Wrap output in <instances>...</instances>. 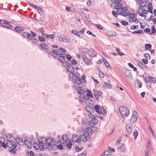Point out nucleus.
Listing matches in <instances>:
<instances>
[{
    "mask_svg": "<svg viewBox=\"0 0 156 156\" xmlns=\"http://www.w3.org/2000/svg\"><path fill=\"white\" fill-rule=\"evenodd\" d=\"M137 120V117L132 116L131 119V121L133 123L135 122Z\"/></svg>",
    "mask_w": 156,
    "mask_h": 156,
    "instance_id": "obj_44",
    "label": "nucleus"
},
{
    "mask_svg": "<svg viewBox=\"0 0 156 156\" xmlns=\"http://www.w3.org/2000/svg\"><path fill=\"white\" fill-rule=\"evenodd\" d=\"M151 32L153 33H154L156 32V30L155 28V27L154 25H153L151 28Z\"/></svg>",
    "mask_w": 156,
    "mask_h": 156,
    "instance_id": "obj_53",
    "label": "nucleus"
},
{
    "mask_svg": "<svg viewBox=\"0 0 156 156\" xmlns=\"http://www.w3.org/2000/svg\"><path fill=\"white\" fill-rule=\"evenodd\" d=\"M148 3V2L146 1H144L143 2H140L139 3V4L144 6V7H147V4Z\"/></svg>",
    "mask_w": 156,
    "mask_h": 156,
    "instance_id": "obj_29",
    "label": "nucleus"
},
{
    "mask_svg": "<svg viewBox=\"0 0 156 156\" xmlns=\"http://www.w3.org/2000/svg\"><path fill=\"white\" fill-rule=\"evenodd\" d=\"M6 138L7 140V147L9 148H11L13 147V148H16L17 147V145L16 144L15 139L12 134H11L7 135Z\"/></svg>",
    "mask_w": 156,
    "mask_h": 156,
    "instance_id": "obj_2",
    "label": "nucleus"
},
{
    "mask_svg": "<svg viewBox=\"0 0 156 156\" xmlns=\"http://www.w3.org/2000/svg\"><path fill=\"white\" fill-rule=\"evenodd\" d=\"M24 144L25 146L29 149H31L32 147V143L29 140H25Z\"/></svg>",
    "mask_w": 156,
    "mask_h": 156,
    "instance_id": "obj_15",
    "label": "nucleus"
},
{
    "mask_svg": "<svg viewBox=\"0 0 156 156\" xmlns=\"http://www.w3.org/2000/svg\"><path fill=\"white\" fill-rule=\"evenodd\" d=\"M45 143L48 144V146H49V150H51L52 147L51 146V144L53 143L52 139L51 138H48L46 139L45 140Z\"/></svg>",
    "mask_w": 156,
    "mask_h": 156,
    "instance_id": "obj_14",
    "label": "nucleus"
},
{
    "mask_svg": "<svg viewBox=\"0 0 156 156\" xmlns=\"http://www.w3.org/2000/svg\"><path fill=\"white\" fill-rule=\"evenodd\" d=\"M132 22H134L136 23H137L138 22V20L135 16L134 17V18L133 19Z\"/></svg>",
    "mask_w": 156,
    "mask_h": 156,
    "instance_id": "obj_60",
    "label": "nucleus"
},
{
    "mask_svg": "<svg viewBox=\"0 0 156 156\" xmlns=\"http://www.w3.org/2000/svg\"><path fill=\"white\" fill-rule=\"evenodd\" d=\"M152 46L150 44H146L145 45V49L149 51L151 50Z\"/></svg>",
    "mask_w": 156,
    "mask_h": 156,
    "instance_id": "obj_33",
    "label": "nucleus"
},
{
    "mask_svg": "<svg viewBox=\"0 0 156 156\" xmlns=\"http://www.w3.org/2000/svg\"><path fill=\"white\" fill-rule=\"evenodd\" d=\"M144 56L147 59H150V55L147 53L144 54Z\"/></svg>",
    "mask_w": 156,
    "mask_h": 156,
    "instance_id": "obj_52",
    "label": "nucleus"
},
{
    "mask_svg": "<svg viewBox=\"0 0 156 156\" xmlns=\"http://www.w3.org/2000/svg\"><path fill=\"white\" fill-rule=\"evenodd\" d=\"M40 31V32L41 33L42 36L44 37L45 36V35L46 34H45L44 33L43 28L42 27L39 29Z\"/></svg>",
    "mask_w": 156,
    "mask_h": 156,
    "instance_id": "obj_46",
    "label": "nucleus"
},
{
    "mask_svg": "<svg viewBox=\"0 0 156 156\" xmlns=\"http://www.w3.org/2000/svg\"><path fill=\"white\" fill-rule=\"evenodd\" d=\"M72 77L73 79L76 80L74 81L75 84V87L78 93L79 94H83L84 93V89L85 88L84 84L83 82H84L86 77L84 75H82V78L81 79L80 75L78 73H75L72 74Z\"/></svg>",
    "mask_w": 156,
    "mask_h": 156,
    "instance_id": "obj_1",
    "label": "nucleus"
},
{
    "mask_svg": "<svg viewBox=\"0 0 156 156\" xmlns=\"http://www.w3.org/2000/svg\"><path fill=\"white\" fill-rule=\"evenodd\" d=\"M124 74L128 79H132V76L131 73L129 70H126L124 73Z\"/></svg>",
    "mask_w": 156,
    "mask_h": 156,
    "instance_id": "obj_19",
    "label": "nucleus"
},
{
    "mask_svg": "<svg viewBox=\"0 0 156 156\" xmlns=\"http://www.w3.org/2000/svg\"><path fill=\"white\" fill-rule=\"evenodd\" d=\"M14 29L17 32H19L20 30L21 31L24 30V29L20 27H15Z\"/></svg>",
    "mask_w": 156,
    "mask_h": 156,
    "instance_id": "obj_35",
    "label": "nucleus"
},
{
    "mask_svg": "<svg viewBox=\"0 0 156 156\" xmlns=\"http://www.w3.org/2000/svg\"><path fill=\"white\" fill-rule=\"evenodd\" d=\"M137 112L135 111H134L133 112V114L132 116L133 117H137Z\"/></svg>",
    "mask_w": 156,
    "mask_h": 156,
    "instance_id": "obj_59",
    "label": "nucleus"
},
{
    "mask_svg": "<svg viewBox=\"0 0 156 156\" xmlns=\"http://www.w3.org/2000/svg\"><path fill=\"white\" fill-rule=\"evenodd\" d=\"M93 132L92 129L91 128L88 127L83 129V134L86 135L87 136H91L92 135Z\"/></svg>",
    "mask_w": 156,
    "mask_h": 156,
    "instance_id": "obj_10",
    "label": "nucleus"
},
{
    "mask_svg": "<svg viewBox=\"0 0 156 156\" xmlns=\"http://www.w3.org/2000/svg\"><path fill=\"white\" fill-rule=\"evenodd\" d=\"M66 50L65 49L62 48H59L58 49H54L51 51L50 52V55H52V53H54V54L59 55L60 54H62V52H66Z\"/></svg>",
    "mask_w": 156,
    "mask_h": 156,
    "instance_id": "obj_5",
    "label": "nucleus"
},
{
    "mask_svg": "<svg viewBox=\"0 0 156 156\" xmlns=\"http://www.w3.org/2000/svg\"><path fill=\"white\" fill-rule=\"evenodd\" d=\"M89 54L91 57H94L96 56V52L93 50L89 51Z\"/></svg>",
    "mask_w": 156,
    "mask_h": 156,
    "instance_id": "obj_27",
    "label": "nucleus"
},
{
    "mask_svg": "<svg viewBox=\"0 0 156 156\" xmlns=\"http://www.w3.org/2000/svg\"><path fill=\"white\" fill-rule=\"evenodd\" d=\"M142 32V30H137L136 31H135L133 32V34H140Z\"/></svg>",
    "mask_w": 156,
    "mask_h": 156,
    "instance_id": "obj_51",
    "label": "nucleus"
},
{
    "mask_svg": "<svg viewBox=\"0 0 156 156\" xmlns=\"http://www.w3.org/2000/svg\"><path fill=\"white\" fill-rule=\"evenodd\" d=\"M104 83L105 84L104 85V88L106 87V88L108 89L112 87L111 84L109 83Z\"/></svg>",
    "mask_w": 156,
    "mask_h": 156,
    "instance_id": "obj_40",
    "label": "nucleus"
},
{
    "mask_svg": "<svg viewBox=\"0 0 156 156\" xmlns=\"http://www.w3.org/2000/svg\"><path fill=\"white\" fill-rule=\"evenodd\" d=\"M59 41L62 42H68L70 41L69 38L66 36L62 35L58 37Z\"/></svg>",
    "mask_w": 156,
    "mask_h": 156,
    "instance_id": "obj_11",
    "label": "nucleus"
},
{
    "mask_svg": "<svg viewBox=\"0 0 156 156\" xmlns=\"http://www.w3.org/2000/svg\"><path fill=\"white\" fill-rule=\"evenodd\" d=\"M55 33L54 32L53 33V34H52L49 35L46 34V35H45V36H44V37L47 38H50L51 39H53L55 37Z\"/></svg>",
    "mask_w": 156,
    "mask_h": 156,
    "instance_id": "obj_28",
    "label": "nucleus"
},
{
    "mask_svg": "<svg viewBox=\"0 0 156 156\" xmlns=\"http://www.w3.org/2000/svg\"><path fill=\"white\" fill-rule=\"evenodd\" d=\"M11 148H12L11 150L10 151V152L12 153V154H16V152L14 150L15 148H13V147H11Z\"/></svg>",
    "mask_w": 156,
    "mask_h": 156,
    "instance_id": "obj_57",
    "label": "nucleus"
},
{
    "mask_svg": "<svg viewBox=\"0 0 156 156\" xmlns=\"http://www.w3.org/2000/svg\"><path fill=\"white\" fill-rule=\"evenodd\" d=\"M96 92L94 93V96H95V98H96V99L97 100V101H98L99 100V97L98 95H97V94L96 93Z\"/></svg>",
    "mask_w": 156,
    "mask_h": 156,
    "instance_id": "obj_62",
    "label": "nucleus"
},
{
    "mask_svg": "<svg viewBox=\"0 0 156 156\" xmlns=\"http://www.w3.org/2000/svg\"><path fill=\"white\" fill-rule=\"evenodd\" d=\"M16 144H17L20 145H23L24 144V142L23 140L20 138L16 137L15 139ZM17 145V144H16Z\"/></svg>",
    "mask_w": 156,
    "mask_h": 156,
    "instance_id": "obj_18",
    "label": "nucleus"
},
{
    "mask_svg": "<svg viewBox=\"0 0 156 156\" xmlns=\"http://www.w3.org/2000/svg\"><path fill=\"white\" fill-rule=\"evenodd\" d=\"M66 56L67 57L68 60L69 61H70L72 58V57L70 55L68 54L66 55Z\"/></svg>",
    "mask_w": 156,
    "mask_h": 156,
    "instance_id": "obj_61",
    "label": "nucleus"
},
{
    "mask_svg": "<svg viewBox=\"0 0 156 156\" xmlns=\"http://www.w3.org/2000/svg\"><path fill=\"white\" fill-rule=\"evenodd\" d=\"M94 25L99 30H102L103 29V27L100 24H94Z\"/></svg>",
    "mask_w": 156,
    "mask_h": 156,
    "instance_id": "obj_38",
    "label": "nucleus"
},
{
    "mask_svg": "<svg viewBox=\"0 0 156 156\" xmlns=\"http://www.w3.org/2000/svg\"><path fill=\"white\" fill-rule=\"evenodd\" d=\"M99 75L101 78H103L104 76V73L101 71L99 72Z\"/></svg>",
    "mask_w": 156,
    "mask_h": 156,
    "instance_id": "obj_54",
    "label": "nucleus"
},
{
    "mask_svg": "<svg viewBox=\"0 0 156 156\" xmlns=\"http://www.w3.org/2000/svg\"><path fill=\"white\" fill-rule=\"evenodd\" d=\"M88 116L90 118H91L92 119L94 118H95V117L91 113L89 114L88 115Z\"/></svg>",
    "mask_w": 156,
    "mask_h": 156,
    "instance_id": "obj_63",
    "label": "nucleus"
},
{
    "mask_svg": "<svg viewBox=\"0 0 156 156\" xmlns=\"http://www.w3.org/2000/svg\"><path fill=\"white\" fill-rule=\"evenodd\" d=\"M150 80H151V82L153 83H156V78L149 77V82Z\"/></svg>",
    "mask_w": 156,
    "mask_h": 156,
    "instance_id": "obj_43",
    "label": "nucleus"
},
{
    "mask_svg": "<svg viewBox=\"0 0 156 156\" xmlns=\"http://www.w3.org/2000/svg\"><path fill=\"white\" fill-rule=\"evenodd\" d=\"M133 134L134 136V139L135 140L137 136L138 135V132L137 131L134 132Z\"/></svg>",
    "mask_w": 156,
    "mask_h": 156,
    "instance_id": "obj_56",
    "label": "nucleus"
},
{
    "mask_svg": "<svg viewBox=\"0 0 156 156\" xmlns=\"http://www.w3.org/2000/svg\"><path fill=\"white\" fill-rule=\"evenodd\" d=\"M119 110L123 118H126L129 114V110L125 107L120 106Z\"/></svg>",
    "mask_w": 156,
    "mask_h": 156,
    "instance_id": "obj_4",
    "label": "nucleus"
},
{
    "mask_svg": "<svg viewBox=\"0 0 156 156\" xmlns=\"http://www.w3.org/2000/svg\"><path fill=\"white\" fill-rule=\"evenodd\" d=\"M64 52H62V54L59 55L58 57V59L59 61L62 62H65V60L66 58V54L64 53Z\"/></svg>",
    "mask_w": 156,
    "mask_h": 156,
    "instance_id": "obj_13",
    "label": "nucleus"
},
{
    "mask_svg": "<svg viewBox=\"0 0 156 156\" xmlns=\"http://www.w3.org/2000/svg\"><path fill=\"white\" fill-rule=\"evenodd\" d=\"M39 40L41 42H43L45 41L44 38L42 37L39 36H38Z\"/></svg>",
    "mask_w": 156,
    "mask_h": 156,
    "instance_id": "obj_49",
    "label": "nucleus"
},
{
    "mask_svg": "<svg viewBox=\"0 0 156 156\" xmlns=\"http://www.w3.org/2000/svg\"><path fill=\"white\" fill-rule=\"evenodd\" d=\"M107 34L111 36L115 37L117 36L116 33L112 31H108L107 32Z\"/></svg>",
    "mask_w": 156,
    "mask_h": 156,
    "instance_id": "obj_25",
    "label": "nucleus"
},
{
    "mask_svg": "<svg viewBox=\"0 0 156 156\" xmlns=\"http://www.w3.org/2000/svg\"><path fill=\"white\" fill-rule=\"evenodd\" d=\"M87 136L85 134H80V140H81V141L82 140L84 142H87Z\"/></svg>",
    "mask_w": 156,
    "mask_h": 156,
    "instance_id": "obj_20",
    "label": "nucleus"
},
{
    "mask_svg": "<svg viewBox=\"0 0 156 156\" xmlns=\"http://www.w3.org/2000/svg\"><path fill=\"white\" fill-rule=\"evenodd\" d=\"M39 144H40V149L41 151L43 150L44 149H47L48 148L49 149L48 144L45 143V141L44 142L42 141H40Z\"/></svg>",
    "mask_w": 156,
    "mask_h": 156,
    "instance_id": "obj_9",
    "label": "nucleus"
},
{
    "mask_svg": "<svg viewBox=\"0 0 156 156\" xmlns=\"http://www.w3.org/2000/svg\"><path fill=\"white\" fill-rule=\"evenodd\" d=\"M86 103L90 105H93L94 104V100L88 98H87V100L86 101Z\"/></svg>",
    "mask_w": 156,
    "mask_h": 156,
    "instance_id": "obj_32",
    "label": "nucleus"
},
{
    "mask_svg": "<svg viewBox=\"0 0 156 156\" xmlns=\"http://www.w3.org/2000/svg\"><path fill=\"white\" fill-rule=\"evenodd\" d=\"M72 140L73 141L77 142L78 144H80L81 143V140L79 137V136L75 134H73L72 136Z\"/></svg>",
    "mask_w": 156,
    "mask_h": 156,
    "instance_id": "obj_12",
    "label": "nucleus"
},
{
    "mask_svg": "<svg viewBox=\"0 0 156 156\" xmlns=\"http://www.w3.org/2000/svg\"><path fill=\"white\" fill-rule=\"evenodd\" d=\"M27 37L29 39H30V40H32V39H33V38H33V36L29 33H27Z\"/></svg>",
    "mask_w": 156,
    "mask_h": 156,
    "instance_id": "obj_50",
    "label": "nucleus"
},
{
    "mask_svg": "<svg viewBox=\"0 0 156 156\" xmlns=\"http://www.w3.org/2000/svg\"><path fill=\"white\" fill-rule=\"evenodd\" d=\"M1 25L2 27L12 29V26L10 24L9 22L7 20H3L1 23Z\"/></svg>",
    "mask_w": 156,
    "mask_h": 156,
    "instance_id": "obj_8",
    "label": "nucleus"
},
{
    "mask_svg": "<svg viewBox=\"0 0 156 156\" xmlns=\"http://www.w3.org/2000/svg\"><path fill=\"white\" fill-rule=\"evenodd\" d=\"M85 108L86 110L89 113H91L94 111V109L93 108L89 105H87L85 106Z\"/></svg>",
    "mask_w": 156,
    "mask_h": 156,
    "instance_id": "obj_21",
    "label": "nucleus"
},
{
    "mask_svg": "<svg viewBox=\"0 0 156 156\" xmlns=\"http://www.w3.org/2000/svg\"><path fill=\"white\" fill-rule=\"evenodd\" d=\"M132 126L133 125L130 123H128L126 124V130L127 133L129 134H131L132 133Z\"/></svg>",
    "mask_w": 156,
    "mask_h": 156,
    "instance_id": "obj_16",
    "label": "nucleus"
},
{
    "mask_svg": "<svg viewBox=\"0 0 156 156\" xmlns=\"http://www.w3.org/2000/svg\"><path fill=\"white\" fill-rule=\"evenodd\" d=\"M32 42L35 44L37 45L38 44V41L37 39L36 38L33 39L32 40Z\"/></svg>",
    "mask_w": 156,
    "mask_h": 156,
    "instance_id": "obj_47",
    "label": "nucleus"
},
{
    "mask_svg": "<svg viewBox=\"0 0 156 156\" xmlns=\"http://www.w3.org/2000/svg\"><path fill=\"white\" fill-rule=\"evenodd\" d=\"M135 16V14H130L129 17V22H132V20L134 18V17Z\"/></svg>",
    "mask_w": 156,
    "mask_h": 156,
    "instance_id": "obj_39",
    "label": "nucleus"
},
{
    "mask_svg": "<svg viewBox=\"0 0 156 156\" xmlns=\"http://www.w3.org/2000/svg\"><path fill=\"white\" fill-rule=\"evenodd\" d=\"M65 64H66V65H67L66 68L67 70L69 73H73L74 71V67L71 66V63H69V62H66ZM73 74V73H72V75ZM71 75L72 74H70L69 75L70 76H71Z\"/></svg>",
    "mask_w": 156,
    "mask_h": 156,
    "instance_id": "obj_7",
    "label": "nucleus"
},
{
    "mask_svg": "<svg viewBox=\"0 0 156 156\" xmlns=\"http://www.w3.org/2000/svg\"><path fill=\"white\" fill-rule=\"evenodd\" d=\"M28 3L29 5L31 7H33V8H35L36 9H38L40 11H42V8H41L40 7H39V6H36L33 4H31L29 2H28Z\"/></svg>",
    "mask_w": 156,
    "mask_h": 156,
    "instance_id": "obj_23",
    "label": "nucleus"
},
{
    "mask_svg": "<svg viewBox=\"0 0 156 156\" xmlns=\"http://www.w3.org/2000/svg\"><path fill=\"white\" fill-rule=\"evenodd\" d=\"M96 112L99 114H101L103 116H100L101 119L103 120L104 116H105L106 112L103 106L100 107L99 105H97L94 107Z\"/></svg>",
    "mask_w": 156,
    "mask_h": 156,
    "instance_id": "obj_3",
    "label": "nucleus"
},
{
    "mask_svg": "<svg viewBox=\"0 0 156 156\" xmlns=\"http://www.w3.org/2000/svg\"><path fill=\"white\" fill-rule=\"evenodd\" d=\"M149 77L147 73H145L143 75V78L146 82H147L148 78H149Z\"/></svg>",
    "mask_w": 156,
    "mask_h": 156,
    "instance_id": "obj_31",
    "label": "nucleus"
},
{
    "mask_svg": "<svg viewBox=\"0 0 156 156\" xmlns=\"http://www.w3.org/2000/svg\"><path fill=\"white\" fill-rule=\"evenodd\" d=\"M124 144H122L117 147V150L120 152H124L125 151Z\"/></svg>",
    "mask_w": 156,
    "mask_h": 156,
    "instance_id": "obj_22",
    "label": "nucleus"
},
{
    "mask_svg": "<svg viewBox=\"0 0 156 156\" xmlns=\"http://www.w3.org/2000/svg\"><path fill=\"white\" fill-rule=\"evenodd\" d=\"M67 136L66 135H63L62 137V140H63V144L64 145L66 146L69 143V139L67 138Z\"/></svg>",
    "mask_w": 156,
    "mask_h": 156,
    "instance_id": "obj_17",
    "label": "nucleus"
},
{
    "mask_svg": "<svg viewBox=\"0 0 156 156\" xmlns=\"http://www.w3.org/2000/svg\"><path fill=\"white\" fill-rule=\"evenodd\" d=\"M56 147L60 150H62L63 149V146L62 145L59 144L56 146Z\"/></svg>",
    "mask_w": 156,
    "mask_h": 156,
    "instance_id": "obj_64",
    "label": "nucleus"
},
{
    "mask_svg": "<svg viewBox=\"0 0 156 156\" xmlns=\"http://www.w3.org/2000/svg\"><path fill=\"white\" fill-rule=\"evenodd\" d=\"M33 146L34 148L37 150H38L39 148H40V145H39L36 142H34L33 143Z\"/></svg>",
    "mask_w": 156,
    "mask_h": 156,
    "instance_id": "obj_37",
    "label": "nucleus"
},
{
    "mask_svg": "<svg viewBox=\"0 0 156 156\" xmlns=\"http://www.w3.org/2000/svg\"><path fill=\"white\" fill-rule=\"evenodd\" d=\"M102 60L104 64L105 65V66L108 68L111 69V66H109V64L108 62L106 59L105 58H102Z\"/></svg>",
    "mask_w": 156,
    "mask_h": 156,
    "instance_id": "obj_30",
    "label": "nucleus"
},
{
    "mask_svg": "<svg viewBox=\"0 0 156 156\" xmlns=\"http://www.w3.org/2000/svg\"><path fill=\"white\" fill-rule=\"evenodd\" d=\"M83 148L82 147L80 148V149L79 148V147L77 146H76L75 147V151L76 152H78V151H81L82 149Z\"/></svg>",
    "mask_w": 156,
    "mask_h": 156,
    "instance_id": "obj_48",
    "label": "nucleus"
},
{
    "mask_svg": "<svg viewBox=\"0 0 156 156\" xmlns=\"http://www.w3.org/2000/svg\"><path fill=\"white\" fill-rule=\"evenodd\" d=\"M112 2L116 4L119 3L121 0H111Z\"/></svg>",
    "mask_w": 156,
    "mask_h": 156,
    "instance_id": "obj_55",
    "label": "nucleus"
},
{
    "mask_svg": "<svg viewBox=\"0 0 156 156\" xmlns=\"http://www.w3.org/2000/svg\"><path fill=\"white\" fill-rule=\"evenodd\" d=\"M130 28L131 29L133 30L136 29L138 28V26L137 25H132L130 27Z\"/></svg>",
    "mask_w": 156,
    "mask_h": 156,
    "instance_id": "obj_45",
    "label": "nucleus"
},
{
    "mask_svg": "<svg viewBox=\"0 0 156 156\" xmlns=\"http://www.w3.org/2000/svg\"><path fill=\"white\" fill-rule=\"evenodd\" d=\"M90 122L92 123V124H93L95 125L98 123V120L95 118H94L90 120Z\"/></svg>",
    "mask_w": 156,
    "mask_h": 156,
    "instance_id": "obj_34",
    "label": "nucleus"
},
{
    "mask_svg": "<svg viewBox=\"0 0 156 156\" xmlns=\"http://www.w3.org/2000/svg\"><path fill=\"white\" fill-rule=\"evenodd\" d=\"M72 145V142L71 141V140H70L69 141L68 144L66 146L68 149H70L71 147V146Z\"/></svg>",
    "mask_w": 156,
    "mask_h": 156,
    "instance_id": "obj_42",
    "label": "nucleus"
},
{
    "mask_svg": "<svg viewBox=\"0 0 156 156\" xmlns=\"http://www.w3.org/2000/svg\"><path fill=\"white\" fill-rule=\"evenodd\" d=\"M121 23L123 25H124V26L127 25L128 24V22L125 21H121Z\"/></svg>",
    "mask_w": 156,
    "mask_h": 156,
    "instance_id": "obj_58",
    "label": "nucleus"
},
{
    "mask_svg": "<svg viewBox=\"0 0 156 156\" xmlns=\"http://www.w3.org/2000/svg\"><path fill=\"white\" fill-rule=\"evenodd\" d=\"M40 45L41 48L47 50L48 48V46L47 45H45L44 43H41L40 44Z\"/></svg>",
    "mask_w": 156,
    "mask_h": 156,
    "instance_id": "obj_36",
    "label": "nucleus"
},
{
    "mask_svg": "<svg viewBox=\"0 0 156 156\" xmlns=\"http://www.w3.org/2000/svg\"><path fill=\"white\" fill-rule=\"evenodd\" d=\"M82 58L84 62L87 63V65H89L90 63V61L89 59L83 56L82 55Z\"/></svg>",
    "mask_w": 156,
    "mask_h": 156,
    "instance_id": "obj_26",
    "label": "nucleus"
},
{
    "mask_svg": "<svg viewBox=\"0 0 156 156\" xmlns=\"http://www.w3.org/2000/svg\"><path fill=\"white\" fill-rule=\"evenodd\" d=\"M116 51L119 55L120 56H122L124 55V54H123L122 52H121L120 51V50L119 48H116Z\"/></svg>",
    "mask_w": 156,
    "mask_h": 156,
    "instance_id": "obj_41",
    "label": "nucleus"
},
{
    "mask_svg": "<svg viewBox=\"0 0 156 156\" xmlns=\"http://www.w3.org/2000/svg\"><path fill=\"white\" fill-rule=\"evenodd\" d=\"M136 61L137 62V64L142 68L144 69L147 68V66H146L145 65L143 64V63L141 61H139L138 60H137Z\"/></svg>",
    "mask_w": 156,
    "mask_h": 156,
    "instance_id": "obj_24",
    "label": "nucleus"
},
{
    "mask_svg": "<svg viewBox=\"0 0 156 156\" xmlns=\"http://www.w3.org/2000/svg\"><path fill=\"white\" fill-rule=\"evenodd\" d=\"M129 12L128 11L127 7L126 6L122 7L118 13V15H121L124 16H126L129 15Z\"/></svg>",
    "mask_w": 156,
    "mask_h": 156,
    "instance_id": "obj_6",
    "label": "nucleus"
}]
</instances>
